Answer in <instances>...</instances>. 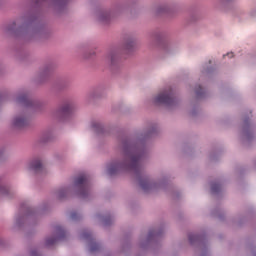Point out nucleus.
I'll return each mask as SVG.
<instances>
[{
	"label": "nucleus",
	"mask_w": 256,
	"mask_h": 256,
	"mask_svg": "<svg viewBox=\"0 0 256 256\" xmlns=\"http://www.w3.org/2000/svg\"><path fill=\"white\" fill-rule=\"evenodd\" d=\"M27 170L30 173H41L43 171V162L40 158H34L27 164Z\"/></svg>",
	"instance_id": "nucleus-6"
},
{
	"label": "nucleus",
	"mask_w": 256,
	"mask_h": 256,
	"mask_svg": "<svg viewBox=\"0 0 256 256\" xmlns=\"http://www.w3.org/2000/svg\"><path fill=\"white\" fill-rule=\"evenodd\" d=\"M0 193L3 195H7L9 193V189L5 186V183L2 182V180H0Z\"/></svg>",
	"instance_id": "nucleus-16"
},
{
	"label": "nucleus",
	"mask_w": 256,
	"mask_h": 256,
	"mask_svg": "<svg viewBox=\"0 0 256 256\" xmlns=\"http://www.w3.org/2000/svg\"><path fill=\"white\" fill-rule=\"evenodd\" d=\"M224 57H228L229 59H233L234 54H233V52H228L226 55H224Z\"/></svg>",
	"instance_id": "nucleus-26"
},
{
	"label": "nucleus",
	"mask_w": 256,
	"mask_h": 256,
	"mask_svg": "<svg viewBox=\"0 0 256 256\" xmlns=\"http://www.w3.org/2000/svg\"><path fill=\"white\" fill-rule=\"evenodd\" d=\"M31 255H32V256H37V251H32V252H31Z\"/></svg>",
	"instance_id": "nucleus-27"
},
{
	"label": "nucleus",
	"mask_w": 256,
	"mask_h": 256,
	"mask_svg": "<svg viewBox=\"0 0 256 256\" xmlns=\"http://www.w3.org/2000/svg\"><path fill=\"white\" fill-rule=\"evenodd\" d=\"M74 109H75V104H73V102H65L57 110L56 117H60V119H65V117H69V115L73 113Z\"/></svg>",
	"instance_id": "nucleus-5"
},
{
	"label": "nucleus",
	"mask_w": 256,
	"mask_h": 256,
	"mask_svg": "<svg viewBox=\"0 0 256 256\" xmlns=\"http://www.w3.org/2000/svg\"><path fill=\"white\" fill-rule=\"evenodd\" d=\"M81 239H84L86 241H91V234L89 232H84L81 234Z\"/></svg>",
	"instance_id": "nucleus-19"
},
{
	"label": "nucleus",
	"mask_w": 256,
	"mask_h": 256,
	"mask_svg": "<svg viewBox=\"0 0 256 256\" xmlns=\"http://www.w3.org/2000/svg\"><path fill=\"white\" fill-rule=\"evenodd\" d=\"M51 73V70H49V67H46L44 71L41 73L42 77H45Z\"/></svg>",
	"instance_id": "nucleus-25"
},
{
	"label": "nucleus",
	"mask_w": 256,
	"mask_h": 256,
	"mask_svg": "<svg viewBox=\"0 0 256 256\" xmlns=\"http://www.w3.org/2000/svg\"><path fill=\"white\" fill-rule=\"evenodd\" d=\"M159 237H161V232L157 230H152L149 232L147 238L143 242H141V246L145 247V245H149V243H151L152 241H157Z\"/></svg>",
	"instance_id": "nucleus-9"
},
{
	"label": "nucleus",
	"mask_w": 256,
	"mask_h": 256,
	"mask_svg": "<svg viewBox=\"0 0 256 256\" xmlns=\"http://www.w3.org/2000/svg\"><path fill=\"white\" fill-rule=\"evenodd\" d=\"M105 97V90L103 88L92 89L87 94L88 101H97V99H102Z\"/></svg>",
	"instance_id": "nucleus-7"
},
{
	"label": "nucleus",
	"mask_w": 256,
	"mask_h": 256,
	"mask_svg": "<svg viewBox=\"0 0 256 256\" xmlns=\"http://www.w3.org/2000/svg\"><path fill=\"white\" fill-rule=\"evenodd\" d=\"M17 103H21L22 105H30L31 100L29 99V95L27 93H21L17 97Z\"/></svg>",
	"instance_id": "nucleus-12"
},
{
	"label": "nucleus",
	"mask_w": 256,
	"mask_h": 256,
	"mask_svg": "<svg viewBox=\"0 0 256 256\" xmlns=\"http://www.w3.org/2000/svg\"><path fill=\"white\" fill-rule=\"evenodd\" d=\"M70 219H72V221H77V219H79V214H77V212H72Z\"/></svg>",
	"instance_id": "nucleus-24"
},
{
	"label": "nucleus",
	"mask_w": 256,
	"mask_h": 256,
	"mask_svg": "<svg viewBox=\"0 0 256 256\" xmlns=\"http://www.w3.org/2000/svg\"><path fill=\"white\" fill-rule=\"evenodd\" d=\"M78 195L80 199H87L91 195V178L87 174H81L74 179L73 185L59 188L55 196L60 201L67 199L71 193Z\"/></svg>",
	"instance_id": "nucleus-2"
},
{
	"label": "nucleus",
	"mask_w": 256,
	"mask_h": 256,
	"mask_svg": "<svg viewBox=\"0 0 256 256\" xmlns=\"http://www.w3.org/2000/svg\"><path fill=\"white\" fill-rule=\"evenodd\" d=\"M96 220L101 223V225L107 226L111 224V217L96 215Z\"/></svg>",
	"instance_id": "nucleus-13"
},
{
	"label": "nucleus",
	"mask_w": 256,
	"mask_h": 256,
	"mask_svg": "<svg viewBox=\"0 0 256 256\" xmlns=\"http://www.w3.org/2000/svg\"><path fill=\"white\" fill-rule=\"evenodd\" d=\"M152 101L155 105H165V107H176L177 106V99L174 96L173 88H166L156 94Z\"/></svg>",
	"instance_id": "nucleus-3"
},
{
	"label": "nucleus",
	"mask_w": 256,
	"mask_h": 256,
	"mask_svg": "<svg viewBox=\"0 0 256 256\" xmlns=\"http://www.w3.org/2000/svg\"><path fill=\"white\" fill-rule=\"evenodd\" d=\"M90 127L95 133H98V135L105 133V126H103V124L99 121H92Z\"/></svg>",
	"instance_id": "nucleus-11"
},
{
	"label": "nucleus",
	"mask_w": 256,
	"mask_h": 256,
	"mask_svg": "<svg viewBox=\"0 0 256 256\" xmlns=\"http://www.w3.org/2000/svg\"><path fill=\"white\" fill-rule=\"evenodd\" d=\"M101 21H105V18H101Z\"/></svg>",
	"instance_id": "nucleus-29"
},
{
	"label": "nucleus",
	"mask_w": 256,
	"mask_h": 256,
	"mask_svg": "<svg viewBox=\"0 0 256 256\" xmlns=\"http://www.w3.org/2000/svg\"><path fill=\"white\" fill-rule=\"evenodd\" d=\"M157 132V126L151 125L133 138H125L120 142L119 149L123 155L122 160H114L106 167L108 175H117L125 171H131L138 177L140 188L149 193L165 187V179L154 180L151 176L143 175V157L147 155V139Z\"/></svg>",
	"instance_id": "nucleus-1"
},
{
	"label": "nucleus",
	"mask_w": 256,
	"mask_h": 256,
	"mask_svg": "<svg viewBox=\"0 0 256 256\" xmlns=\"http://www.w3.org/2000/svg\"><path fill=\"white\" fill-rule=\"evenodd\" d=\"M195 93L197 97H203V88H201V86H197L195 89Z\"/></svg>",
	"instance_id": "nucleus-21"
},
{
	"label": "nucleus",
	"mask_w": 256,
	"mask_h": 256,
	"mask_svg": "<svg viewBox=\"0 0 256 256\" xmlns=\"http://www.w3.org/2000/svg\"><path fill=\"white\" fill-rule=\"evenodd\" d=\"M0 245H3V238L0 237Z\"/></svg>",
	"instance_id": "nucleus-28"
},
{
	"label": "nucleus",
	"mask_w": 256,
	"mask_h": 256,
	"mask_svg": "<svg viewBox=\"0 0 256 256\" xmlns=\"http://www.w3.org/2000/svg\"><path fill=\"white\" fill-rule=\"evenodd\" d=\"M7 157H9V154L7 153V149L6 148H0V162L1 161H5V159H7Z\"/></svg>",
	"instance_id": "nucleus-15"
},
{
	"label": "nucleus",
	"mask_w": 256,
	"mask_h": 256,
	"mask_svg": "<svg viewBox=\"0 0 256 256\" xmlns=\"http://www.w3.org/2000/svg\"><path fill=\"white\" fill-rule=\"evenodd\" d=\"M211 191L212 193H219L221 191V185L214 183L211 185Z\"/></svg>",
	"instance_id": "nucleus-17"
},
{
	"label": "nucleus",
	"mask_w": 256,
	"mask_h": 256,
	"mask_svg": "<svg viewBox=\"0 0 256 256\" xmlns=\"http://www.w3.org/2000/svg\"><path fill=\"white\" fill-rule=\"evenodd\" d=\"M244 137L246 139H251V130H249V128L244 129Z\"/></svg>",
	"instance_id": "nucleus-23"
},
{
	"label": "nucleus",
	"mask_w": 256,
	"mask_h": 256,
	"mask_svg": "<svg viewBox=\"0 0 256 256\" xmlns=\"http://www.w3.org/2000/svg\"><path fill=\"white\" fill-rule=\"evenodd\" d=\"M189 241L193 245V243H197V241H199V236L192 234L189 236Z\"/></svg>",
	"instance_id": "nucleus-20"
},
{
	"label": "nucleus",
	"mask_w": 256,
	"mask_h": 256,
	"mask_svg": "<svg viewBox=\"0 0 256 256\" xmlns=\"http://www.w3.org/2000/svg\"><path fill=\"white\" fill-rule=\"evenodd\" d=\"M65 237V230L61 227H58L56 230V237H51L46 240L47 247H51V245H55L59 239H63Z\"/></svg>",
	"instance_id": "nucleus-8"
},
{
	"label": "nucleus",
	"mask_w": 256,
	"mask_h": 256,
	"mask_svg": "<svg viewBox=\"0 0 256 256\" xmlns=\"http://www.w3.org/2000/svg\"><path fill=\"white\" fill-rule=\"evenodd\" d=\"M53 139V133L50 131L44 132L40 137V143H47V141H51Z\"/></svg>",
	"instance_id": "nucleus-14"
},
{
	"label": "nucleus",
	"mask_w": 256,
	"mask_h": 256,
	"mask_svg": "<svg viewBox=\"0 0 256 256\" xmlns=\"http://www.w3.org/2000/svg\"><path fill=\"white\" fill-rule=\"evenodd\" d=\"M29 125V115L20 113L15 115L11 120L12 129H25Z\"/></svg>",
	"instance_id": "nucleus-4"
},
{
	"label": "nucleus",
	"mask_w": 256,
	"mask_h": 256,
	"mask_svg": "<svg viewBox=\"0 0 256 256\" xmlns=\"http://www.w3.org/2000/svg\"><path fill=\"white\" fill-rule=\"evenodd\" d=\"M29 215L31 214H17L14 218V229H21V227H23V223H25V219H27Z\"/></svg>",
	"instance_id": "nucleus-10"
},
{
	"label": "nucleus",
	"mask_w": 256,
	"mask_h": 256,
	"mask_svg": "<svg viewBox=\"0 0 256 256\" xmlns=\"http://www.w3.org/2000/svg\"><path fill=\"white\" fill-rule=\"evenodd\" d=\"M109 59L111 63H115V61H117V53H114V52L110 53Z\"/></svg>",
	"instance_id": "nucleus-22"
},
{
	"label": "nucleus",
	"mask_w": 256,
	"mask_h": 256,
	"mask_svg": "<svg viewBox=\"0 0 256 256\" xmlns=\"http://www.w3.org/2000/svg\"><path fill=\"white\" fill-rule=\"evenodd\" d=\"M95 251H99V244L95 242L90 243V253H95Z\"/></svg>",
	"instance_id": "nucleus-18"
}]
</instances>
